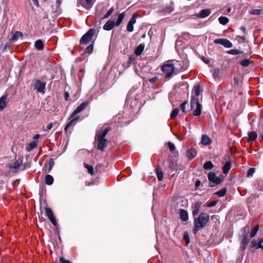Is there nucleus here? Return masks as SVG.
<instances>
[{
  "instance_id": "39",
  "label": "nucleus",
  "mask_w": 263,
  "mask_h": 263,
  "mask_svg": "<svg viewBox=\"0 0 263 263\" xmlns=\"http://www.w3.org/2000/svg\"><path fill=\"white\" fill-rule=\"evenodd\" d=\"M179 113V109L177 108H176L173 109V110L172 111L170 117L172 119H174L178 115Z\"/></svg>"
},
{
  "instance_id": "8",
  "label": "nucleus",
  "mask_w": 263,
  "mask_h": 263,
  "mask_svg": "<svg viewBox=\"0 0 263 263\" xmlns=\"http://www.w3.org/2000/svg\"><path fill=\"white\" fill-rule=\"evenodd\" d=\"M89 102L88 101H85L82 102L80 105H79L76 109L72 112L69 119L73 118L76 115L82 111L88 105Z\"/></svg>"
},
{
  "instance_id": "1",
  "label": "nucleus",
  "mask_w": 263,
  "mask_h": 263,
  "mask_svg": "<svg viewBox=\"0 0 263 263\" xmlns=\"http://www.w3.org/2000/svg\"><path fill=\"white\" fill-rule=\"evenodd\" d=\"M182 69L180 63L176 60L165 62L161 67L162 71L165 74V78H170L174 73H177Z\"/></svg>"
},
{
  "instance_id": "29",
  "label": "nucleus",
  "mask_w": 263,
  "mask_h": 263,
  "mask_svg": "<svg viewBox=\"0 0 263 263\" xmlns=\"http://www.w3.org/2000/svg\"><path fill=\"white\" fill-rule=\"evenodd\" d=\"M20 166V164L19 162L18 161H15L14 163L9 165V168L10 170H13L16 172V170L18 169Z\"/></svg>"
},
{
  "instance_id": "58",
  "label": "nucleus",
  "mask_w": 263,
  "mask_h": 263,
  "mask_svg": "<svg viewBox=\"0 0 263 263\" xmlns=\"http://www.w3.org/2000/svg\"><path fill=\"white\" fill-rule=\"evenodd\" d=\"M70 95L68 91H66L64 94V98L66 101H68L69 100Z\"/></svg>"
},
{
  "instance_id": "6",
  "label": "nucleus",
  "mask_w": 263,
  "mask_h": 263,
  "mask_svg": "<svg viewBox=\"0 0 263 263\" xmlns=\"http://www.w3.org/2000/svg\"><path fill=\"white\" fill-rule=\"evenodd\" d=\"M45 214L46 216L48 218L50 221L52 223V224L55 227V230L58 231V223L56 221V219L54 217V214L52 210L49 207H46L45 208Z\"/></svg>"
},
{
  "instance_id": "33",
  "label": "nucleus",
  "mask_w": 263,
  "mask_h": 263,
  "mask_svg": "<svg viewBox=\"0 0 263 263\" xmlns=\"http://www.w3.org/2000/svg\"><path fill=\"white\" fill-rule=\"evenodd\" d=\"M218 21L220 24L225 25L229 22V18L226 16H220L218 18Z\"/></svg>"
},
{
  "instance_id": "9",
  "label": "nucleus",
  "mask_w": 263,
  "mask_h": 263,
  "mask_svg": "<svg viewBox=\"0 0 263 263\" xmlns=\"http://www.w3.org/2000/svg\"><path fill=\"white\" fill-rule=\"evenodd\" d=\"M34 82V89L39 92H43L45 89L46 83L42 82L40 80H35Z\"/></svg>"
},
{
  "instance_id": "55",
  "label": "nucleus",
  "mask_w": 263,
  "mask_h": 263,
  "mask_svg": "<svg viewBox=\"0 0 263 263\" xmlns=\"http://www.w3.org/2000/svg\"><path fill=\"white\" fill-rule=\"evenodd\" d=\"M129 52H130V49H128V48H125L123 51V53L124 55H126L127 54L128 57L130 55L129 54Z\"/></svg>"
},
{
  "instance_id": "5",
  "label": "nucleus",
  "mask_w": 263,
  "mask_h": 263,
  "mask_svg": "<svg viewBox=\"0 0 263 263\" xmlns=\"http://www.w3.org/2000/svg\"><path fill=\"white\" fill-rule=\"evenodd\" d=\"M208 178L211 183L209 184L210 187H213L215 184H219L222 181V179L217 177L213 172H210L208 175Z\"/></svg>"
},
{
  "instance_id": "23",
  "label": "nucleus",
  "mask_w": 263,
  "mask_h": 263,
  "mask_svg": "<svg viewBox=\"0 0 263 263\" xmlns=\"http://www.w3.org/2000/svg\"><path fill=\"white\" fill-rule=\"evenodd\" d=\"M7 95H5L0 98V110H2L6 106Z\"/></svg>"
},
{
  "instance_id": "56",
  "label": "nucleus",
  "mask_w": 263,
  "mask_h": 263,
  "mask_svg": "<svg viewBox=\"0 0 263 263\" xmlns=\"http://www.w3.org/2000/svg\"><path fill=\"white\" fill-rule=\"evenodd\" d=\"M158 77H154L148 79V81L153 84L155 83L158 80Z\"/></svg>"
},
{
  "instance_id": "10",
  "label": "nucleus",
  "mask_w": 263,
  "mask_h": 263,
  "mask_svg": "<svg viewBox=\"0 0 263 263\" xmlns=\"http://www.w3.org/2000/svg\"><path fill=\"white\" fill-rule=\"evenodd\" d=\"M216 44H220L226 48H231L233 46L232 43L226 39H217L214 41Z\"/></svg>"
},
{
  "instance_id": "15",
  "label": "nucleus",
  "mask_w": 263,
  "mask_h": 263,
  "mask_svg": "<svg viewBox=\"0 0 263 263\" xmlns=\"http://www.w3.org/2000/svg\"><path fill=\"white\" fill-rule=\"evenodd\" d=\"M71 120L66 125L64 128V131L66 133H67L68 129L72 126L75 125V122L79 120L80 119V116H77L75 118H72Z\"/></svg>"
},
{
  "instance_id": "13",
  "label": "nucleus",
  "mask_w": 263,
  "mask_h": 263,
  "mask_svg": "<svg viewBox=\"0 0 263 263\" xmlns=\"http://www.w3.org/2000/svg\"><path fill=\"white\" fill-rule=\"evenodd\" d=\"M115 25L114 21L108 20L103 26V29L107 31L111 30Z\"/></svg>"
},
{
  "instance_id": "18",
  "label": "nucleus",
  "mask_w": 263,
  "mask_h": 263,
  "mask_svg": "<svg viewBox=\"0 0 263 263\" xmlns=\"http://www.w3.org/2000/svg\"><path fill=\"white\" fill-rule=\"evenodd\" d=\"M145 48V44L144 43L140 44L135 49L134 53L137 56L140 55L143 52Z\"/></svg>"
},
{
  "instance_id": "51",
  "label": "nucleus",
  "mask_w": 263,
  "mask_h": 263,
  "mask_svg": "<svg viewBox=\"0 0 263 263\" xmlns=\"http://www.w3.org/2000/svg\"><path fill=\"white\" fill-rule=\"evenodd\" d=\"M168 146L171 152H173L175 149V145L171 142H168Z\"/></svg>"
},
{
  "instance_id": "64",
  "label": "nucleus",
  "mask_w": 263,
  "mask_h": 263,
  "mask_svg": "<svg viewBox=\"0 0 263 263\" xmlns=\"http://www.w3.org/2000/svg\"><path fill=\"white\" fill-rule=\"evenodd\" d=\"M251 244H252V247H255L256 248V246L257 245V242H256V241L255 240H253L252 241Z\"/></svg>"
},
{
  "instance_id": "14",
  "label": "nucleus",
  "mask_w": 263,
  "mask_h": 263,
  "mask_svg": "<svg viewBox=\"0 0 263 263\" xmlns=\"http://www.w3.org/2000/svg\"><path fill=\"white\" fill-rule=\"evenodd\" d=\"M111 130L110 127H106L104 130L102 132H98L96 134V136L100 137L102 138H105V136Z\"/></svg>"
},
{
  "instance_id": "25",
  "label": "nucleus",
  "mask_w": 263,
  "mask_h": 263,
  "mask_svg": "<svg viewBox=\"0 0 263 263\" xmlns=\"http://www.w3.org/2000/svg\"><path fill=\"white\" fill-rule=\"evenodd\" d=\"M35 48L39 50H42L44 48V45L41 40H37L34 43Z\"/></svg>"
},
{
  "instance_id": "43",
  "label": "nucleus",
  "mask_w": 263,
  "mask_h": 263,
  "mask_svg": "<svg viewBox=\"0 0 263 263\" xmlns=\"http://www.w3.org/2000/svg\"><path fill=\"white\" fill-rule=\"evenodd\" d=\"M250 63H251L250 60L247 59H244V60H242L240 62V64L243 67H247L248 66H249V65L250 64Z\"/></svg>"
},
{
  "instance_id": "45",
  "label": "nucleus",
  "mask_w": 263,
  "mask_h": 263,
  "mask_svg": "<svg viewBox=\"0 0 263 263\" xmlns=\"http://www.w3.org/2000/svg\"><path fill=\"white\" fill-rule=\"evenodd\" d=\"M131 63H132V55H130L129 57H128V60L127 61V62L126 63H124L123 64V66L125 68H127L128 67H129L131 64Z\"/></svg>"
},
{
  "instance_id": "42",
  "label": "nucleus",
  "mask_w": 263,
  "mask_h": 263,
  "mask_svg": "<svg viewBox=\"0 0 263 263\" xmlns=\"http://www.w3.org/2000/svg\"><path fill=\"white\" fill-rule=\"evenodd\" d=\"M263 238H260L258 240V242L257 243V245L256 246V249H261L263 250Z\"/></svg>"
},
{
  "instance_id": "2",
  "label": "nucleus",
  "mask_w": 263,
  "mask_h": 263,
  "mask_svg": "<svg viewBox=\"0 0 263 263\" xmlns=\"http://www.w3.org/2000/svg\"><path fill=\"white\" fill-rule=\"evenodd\" d=\"M210 216L208 214L201 212L198 217L194 220V228L193 232L196 234L198 231L203 229L209 221Z\"/></svg>"
},
{
  "instance_id": "52",
  "label": "nucleus",
  "mask_w": 263,
  "mask_h": 263,
  "mask_svg": "<svg viewBox=\"0 0 263 263\" xmlns=\"http://www.w3.org/2000/svg\"><path fill=\"white\" fill-rule=\"evenodd\" d=\"M127 30L129 32H132V18L129 20L127 26Z\"/></svg>"
},
{
  "instance_id": "46",
  "label": "nucleus",
  "mask_w": 263,
  "mask_h": 263,
  "mask_svg": "<svg viewBox=\"0 0 263 263\" xmlns=\"http://www.w3.org/2000/svg\"><path fill=\"white\" fill-rule=\"evenodd\" d=\"M114 11V7L110 8L109 10L108 11V12L104 15L103 18L105 19L108 18L111 14Z\"/></svg>"
},
{
  "instance_id": "16",
  "label": "nucleus",
  "mask_w": 263,
  "mask_h": 263,
  "mask_svg": "<svg viewBox=\"0 0 263 263\" xmlns=\"http://www.w3.org/2000/svg\"><path fill=\"white\" fill-rule=\"evenodd\" d=\"M201 202H197L195 203L192 211V215L194 217L197 215V214L199 213L201 209Z\"/></svg>"
},
{
  "instance_id": "53",
  "label": "nucleus",
  "mask_w": 263,
  "mask_h": 263,
  "mask_svg": "<svg viewBox=\"0 0 263 263\" xmlns=\"http://www.w3.org/2000/svg\"><path fill=\"white\" fill-rule=\"evenodd\" d=\"M61 4V0H56L55 2V10L57 11L58 9L59 8L60 5Z\"/></svg>"
},
{
  "instance_id": "37",
  "label": "nucleus",
  "mask_w": 263,
  "mask_h": 263,
  "mask_svg": "<svg viewBox=\"0 0 263 263\" xmlns=\"http://www.w3.org/2000/svg\"><path fill=\"white\" fill-rule=\"evenodd\" d=\"M258 230H259V226H258V225H256L255 227H254L252 229L251 234H250V237L251 238L255 237V235H256Z\"/></svg>"
},
{
  "instance_id": "19",
  "label": "nucleus",
  "mask_w": 263,
  "mask_h": 263,
  "mask_svg": "<svg viewBox=\"0 0 263 263\" xmlns=\"http://www.w3.org/2000/svg\"><path fill=\"white\" fill-rule=\"evenodd\" d=\"M197 155L196 151L195 149L192 147L190 149L187 150L186 152V156L189 159H192L194 158Z\"/></svg>"
},
{
  "instance_id": "40",
  "label": "nucleus",
  "mask_w": 263,
  "mask_h": 263,
  "mask_svg": "<svg viewBox=\"0 0 263 263\" xmlns=\"http://www.w3.org/2000/svg\"><path fill=\"white\" fill-rule=\"evenodd\" d=\"M183 238L185 241V245L187 246L190 242V236L187 232H184L183 233Z\"/></svg>"
},
{
  "instance_id": "54",
  "label": "nucleus",
  "mask_w": 263,
  "mask_h": 263,
  "mask_svg": "<svg viewBox=\"0 0 263 263\" xmlns=\"http://www.w3.org/2000/svg\"><path fill=\"white\" fill-rule=\"evenodd\" d=\"M217 202L218 201L217 200L212 201L208 204L207 206L208 207H213V206L216 205V204L217 203Z\"/></svg>"
},
{
  "instance_id": "47",
  "label": "nucleus",
  "mask_w": 263,
  "mask_h": 263,
  "mask_svg": "<svg viewBox=\"0 0 263 263\" xmlns=\"http://www.w3.org/2000/svg\"><path fill=\"white\" fill-rule=\"evenodd\" d=\"M261 10L260 9H253L250 11V14L254 15H259L261 14Z\"/></svg>"
},
{
  "instance_id": "35",
  "label": "nucleus",
  "mask_w": 263,
  "mask_h": 263,
  "mask_svg": "<svg viewBox=\"0 0 263 263\" xmlns=\"http://www.w3.org/2000/svg\"><path fill=\"white\" fill-rule=\"evenodd\" d=\"M36 147V143L34 141L31 142L26 147L27 151L30 152Z\"/></svg>"
},
{
  "instance_id": "61",
  "label": "nucleus",
  "mask_w": 263,
  "mask_h": 263,
  "mask_svg": "<svg viewBox=\"0 0 263 263\" xmlns=\"http://www.w3.org/2000/svg\"><path fill=\"white\" fill-rule=\"evenodd\" d=\"M92 0H85L86 3L87 5L92 6Z\"/></svg>"
},
{
  "instance_id": "48",
  "label": "nucleus",
  "mask_w": 263,
  "mask_h": 263,
  "mask_svg": "<svg viewBox=\"0 0 263 263\" xmlns=\"http://www.w3.org/2000/svg\"><path fill=\"white\" fill-rule=\"evenodd\" d=\"M228 54H233V55H237L238 54L240 53V52L236 49H231L227 52Z\"/></svg>"
},
{
  "instance_id": "62",
  "label": "nucleus",
  "mask_w": 263,
  "mask_h": 263,
  "mask_svg": "<svg viewBox=\"0 0 263 263\" xmlns=\"http://www.w3.org/2000/svg\"><path fill=\"white\" fill-rule=\"evenodd\" d=\"M202 60L206 64H209L210 63L209 60L207 59L206 58H205L204 57H202Z\"/></svg>"
},
{
  "instance_id": "31",
  "label": "nucleus",
  "mask_w": 263,
  "mask_h": 263,
  "mask_svg": "<svg viewBox=\"0 0 263 263\" xmlns=\"http://www.w3.org/2000/svg\"><path fill=\"white\" fill-rule=\"evenodd\" d=\"M54 164L53 159L51 158L45 165L48 167V173H50Z\"/></svg>"
},
{
  "instance_id": "7",
  "label": "nucleus",
  "mask_w": 263,
  "mask_h": 263,
  "mask_svg": "<svg viewBox=\"0 0 263 263\" xmlns=\"http://www.w3.org/2000/svg\"><path fill=\"white\" fill-rule=\"evenodd\" d=\"M96 140L98 142L97 149L104 152L105 148L107 146L108 141L106 138H102L96 136Z\"/></svg>"
},
{
  "instance_id": "21",
  "label": "nucleus",
  "mask_w": 263,
  "mask_h": 263,
  "mask_svg": "<svg viewBox=\"0 0 263 263\" xmlns=\"http://www.w3.org/2000/svg\"><path fill=\"white\" fill-rule=\"evenodd\" d=\"M248 242H249V239L248 238L247 234H245L244 235H243L241 241V247L243 250H245L246 249L248 243Z\"/></svg>"
},
{
  "instance_id": "22",
  "label": "nucleus",
  "mask_w": 263,
  "mask_h": 263,
  "mask_svg": "<svg viewBox=\"0 0 263 263\" xmlns=\"http://www.w3.org/2000/svg\"><path fill=\"white\" fill-rule=\"evenodd\" d=\"M156 173L157 175V177L159 181H161L163 179V173L161 171L160 166L157 165V168L156 169Z\"/></svg>"
},
{
  "instance_id": "63",
  "label": "nucleus",
  "mask_w": 263,
  "mask_h": 263,
  "mask_svg": "<svg viewBox=\"0 0 263 263\" xmlns=\"http://www.w3.org/2000/svg\"><path fill=\"white\" fill-rule=\"evenodd\" d=\"M32 2L35 6L39 7V3L38 0H32Z\"/></svg>"
},
{
  "instance_id": "24",
  "label": "nucleus",
  "mask_w": 263,
  "mask_h": 263,
  "mask_svg": "<svg viewBox=\"0 0 263 263\" xmlns=\"http://www.w3.org/2000/svg\"><path fill=\"white\" fill-rule=\"evenodd\" d=\"M201 143L204 145H208L211 143V140L210 138L206 135H202Z\"/></svg>"
},
{
  "instance_id": "49",
  "label": "nucleus",
  "mask_w": 263,
  "mask_h": 263,
  "mask_svg": "<svg viewBox=\"0 0 263 263\" xmlns=\"http://www.w3.org/2000/svg\"><path fill=\"white\" fill-rule=\"evenodd\" d=\"M194 91H195V94L196 96L195 97L198 98V97L199 96V95L200 93V86H196L194 89Z\"/></svg>"
},
{
  "instance_id": "34",
  "label": "nucleus",
  "mask_w": 263,
  "mask_h": 263,
  "mask_svg": "<svg viewBox=\"0 0 263 263\" xmlns=\"http://www.w3.org/2000/svg\"><path fill=\"white\" fill-rule=\"evenodd\" d=\"M124 16L125 15L123 13H121L119 15L117 21H116V22H115L116 26H118L120 25Z\"/></svg>"
},
{
  "instance_id": "38",
  "label": "nucleus",
  "mask_w": 263,
  "mask_h": 263,
  "mask_svg": "<svg viewBox=\"0 0 263 263\" xmlns=\"http://www.w3.org/2000/svg\"><path fill=\"white\" fill-rule=\"evenodd\" d=\"M93 45L90 44L85 49L84 53L91 54L93 52Z\"/></svg>"
},
{
  "instance_id": "3",
  "label": "nucleus",
  "mask_w": 263,
  "mask_h": 263,
  "mask_svg": "<svg viewBox=\"0 0 263 263\" xmlns=\"http://www.w3.org/2000/svg\"><path fill=\"white\" fill-rule=\"evenodd\" d=\"M191 107L193 109L195 105H196V109L193 111V114L196 117H198L201 115L202 105L199 101L198 98L193 96L191 100Z\"/></svg>"
},
{
  "instance_id": "28",
  "label": "nucleus",
  "mask_w": 263,
  "mask_h": 263,
  "mask_svg": "<svg viewBox=\"0 0 263 263\" xmlns=\"http://www.w3.org/2000/svg\"><path fill=\"white\" fill-rule=\"evenodd\" d=\"M45 183L48 185H50L53 184L54 179L53 177L50 175H47L45 176Z\"/></svg>"
},
{
  "instance_id": "11",
  "label": "nucleus",
  "mask_w": 263,
  "mask_h": 263,
  "mask_svg": "<svg viewBox=\"0 0 263 263\" xmlns=\"http://www.w3.org/2000/svg\"><path fill=\"white\" fill-rule=\"evenodd\" d=\"M168 163V168L171 171H177L179 169H181L180 164H178L177 162L174 161L171 158H168L167 160Z\"/></svg>"
},
{
  "instance_id": "17",
  "label": "nucleus",
  "mask_w": 263,
  "mask_h": 263,
  "mask_svg": "<svg viewBox=\"0 0 263 263\" xmlns=\"http://www.w3.org/2000/svg\"><path fill=\"white\" fill-rule=\"evenodd\" d=\"M211 14V10L205 9L202 10L199 14H197V17L205 18Z\"/></svg>"
},
{
  "instance_id": "27",
  "label": "nucleus",
  "mask_w": 263,
  "mask_h": 263,
  "mask_svg": "<svg viewBox=\"0 0 263 263\" xmlns=\"http://www.w3.org/2000/svg\"><path fill=\"white\" fill-rule=\"evenodd\" d=\"M231 167V163L230 161L226 162L222 168V172L223 174H227Z\"/></svg>"
},
{
  "instance_id": "32",
  "label": "nucleus",
  "mask_w": 263,
  "mask_h": 263,
  "mask_svg": "<svg viewBox=\"0 0 263 263\" xmlns=\"http://www.w3.org/2000/svg\"><path fill=\"white\" fill-rule=\"evenodd\" d=\"M214 167V165L212 162L210 161L206 162L203 165V168L205 170H212Z\"/></svg>"
},
{
  "instance_id": "4",
  "label": "nucleus",
  "mask_w": 263,
  "mask_h": 263,
  "mask_svg": "<svg viewBox=\"0 0 263 263\" xmlns=\"http://www.w3.org/2000/svg\"><path fill=\"white\" fill-rule=\"evenodd\" d=\"M95 34V30L93 29H90L85 33L81 37L80 41L81 44H87L89 41L91 40Z\"/></svg>"
},
{
  "instance_id": "57",
  "label": "nucleus",
  "mask_w": 263,
  "mask_h": 263,
  "mask_svg": "<svg viewBox=\"0 0 263 263\" xmlns=\"http://www.w3.org/2000/svg\"><path fill=\"white\" fill-rule=\"evenodd\" d=\"M11 42H10L9 41V42L6 43V44L4 45V48L3 49V50L4 51V50H6V49L7 48H9L10 47V46H11Z\"/></svg>"
},
{
  "instance_id": "30",
  "label": "nucleus",
  "mask_w": 263,
  "mask_h": 263,
  "mask_svg": "<svg viewBox=\"0 0 263 263\" xmlns=\"http://www.w3.org/2000/svg\"><path fill=\"white\" fill-rule=\"evenodd\" d=\"M227 193V189L226 187H223L217 191L215 193V195H217L219 197H223Z\"/></svg>"
},
{
  "instance_id": "26",
  "label": "nucleus",
  "mask_w": 263,
  "mask_h": 263,
  "mask_svg": "<svg viewBox=\"0 0 263 263\" xmlns=\"http://www.w3.org/2000/svg\"><path fill=\"white\" fill-rule=\"evenodd\" d=\"M23 34L22 32L20 31H16L13 35L12 37L10 39V42H15L17 41L19 37H23Z\"/></svg>"
},
{
  "instance_id": "12",
  "label": "nucleus",
  "mask_w": 263,
  "mask_h": 263,
  "mask_svg": "<svg viewBox=\"0 0 263 263\" xmlns=\"http://www.w3.org/2000/svg\"><path fill=\"white\" fill-rule=\"evenodd\" d=\"M178 213L179 215L180 218L182 221L185 222L188 220L189 215L187 212L186 210L181 209L179 210Z\"/></svg>"
},
{
  "instance_id": "50",
  "label": "nucleus",
  "mask_w": 263,
  "mask_h": 263,
  "mask_svg": "<svg viewBox=\"0 0 263 263\" xmlns=\"http://www.w3.org/2000/svg\"><path fill=\"white\" fill-rule=\"evenodd\" d=\"M60 263H72L69 260L66 259L63 256H61L59 258Z\"/></svg>"
},
{
  "instance_id": "20",
  "label": "nucleus",
  "mask_w": 263,
  "mask_h": 263,
  "mask_svg": "<svg viewBox=\"0 0 263 263\" xmlns=\"http://www.w3.org/2000/svg\"><path fill=\"white\" fill-rule=\"evenodd\" d=\"M257 137V134L255 132H251L248 133V138L247 142L248 143L252 142L255 141Z\"/></svg>"
},
{
  "instance_id": "41",
  "label": "nucleus",
  "mask_w": 263,
  "mask_h": 263,
  "mask_svg": "<svg viewBox=\"0 0 263 263\" xmlns=\"http://www.w3.org/2000/svg\"><path fill=\"white\" fill-rule=\"evenodd\" d=\"M187 104V102L186 101L183 102L182 103H181L180 106L181 110L184 113L187 112V110L186 108Z\"/></svg>"
},
{
  "instance_id": "44",
  "label": "nucleus",
  "mask_w": 263,
  "mask_h": 263,
  "mask_svg": "<svg viewBox=\"0 0 263 263\" xmlns=\"http://www.w3.org/2000/svg\"><path fill=\"white\" fill-rule=\"evenodd\" d=\"M255 168L254 167H251L250 168L247 173V176L248 177H252L254 173H255Z\"/></svg>"
},
{
  "instance_id": "60",
  "label": "nucleus",
  "mask_w": 263,
  "mask_h": 263,
  "mask_svg": "<svg viewBox=\"0 0 263 263\" xmlns=\"http://www.w3.org/2000/svg\"><path fill=\"white\" fill-rule=\"evenodd\" d=\"M201 184V181L199 180H198L195 182V187L197 189Z\"/></svg>"
},
{
  "instance_id": "36",
  "label": "nucleus",
  "mask_w": 263,
  "mask_h": 263,
  "mask_svg": "<svg viewBox=\"0 0 263 263\" xmlns=\"http://www.w3.org/2000/svg\"><path fill=\"white\" fill-rule=\"evenodd\" d=\"M84 166L87 169L88 172L91 175H92L94 174V168L93 167L90 165H89L87 163L84 164Z\"/></svg>"
},
{
  "instance_id": "59",
  "label": "nucleus",
  "mask_w": 263,
  "mask_h": 263,
  "mask_svg": "<svg viewBox=\"0 0 263 263\" xmlns=\"http://www.w3.org/2000/svg\"><path fill=\"white\" fill-rule=\"evenodd\" d=\"M52 126H53V124L52 123H49L47 125V127H46V128H47V130H50L51 129V128L52 127Z\"/></svg>"
}]
</instances>
